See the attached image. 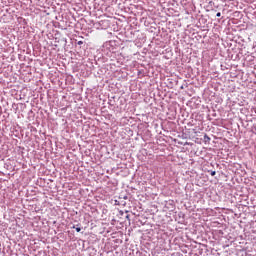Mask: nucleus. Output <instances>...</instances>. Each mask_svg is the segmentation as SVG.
I'll return each mask as SVG.
<instances>
[{
  "label": "nucleus",
  "mask_w": 256,
  "mask_h": 256,
  "mask_svg": "<svg viewBox=\"0 0 256 256\" xmlns=\"http://www.w3.org/2000/svg\"><path fill=\"white\" fill-rule=\"evenodd\" d=\"M215 175H216L215 170H212V172H211V176H215Z\"/></svg>",
  "instance_id": "obj_2"
},
{
  "label": "nucleus",
  "mask_w": 256,
  "mask_h": 256,
  "mask_svg": "<svg viewBox=\"0 0 256 256\" xmlns=\"http://www.w3.org/2000/svg\"><path fill=\"white\" fill-rule=\"evenodd\" d=\"M204 138L210 140V137H208V135H204Z\"/></svg>",
  "instance_id": "obj_5"
},
{
  "label": "nucleus",
  "mask_w": 256,
  "mask_h": 256,
  "mask_svg": "<svg viewBox=\"0 0 256 256\" xmlns=\"http://www.w3.org/2000/svg\"><path fill=\"white\" fill-rule=\"evenodd\" d=\"M80 231H81L80 226H77V227H76V232H80Z\"/></svg>",
  "instance_id": "obj_1"
},
{
  "label": "nucleus",
  "mask_w": 256,
  "mask_h": 256,
  "mask_svg": "<svg viewBox=\"0 0 256 256\" xmlns=\"http://www.w3.org/2000/svg\"><path fill=\"white\" fill-rule=\"evenodd\" d=\"M216 17H221V12H217Z\"/></svg>",
  "instance_id": "obj_3"
},
{
  "label": "nucleus",
  "mask_w": 256,
  "mask_h": 256,
  "mask_svg": "<svg viewBox=\"0 0 256 256\" xmlns=\"http://www.w3.org/2000/svg\"><path fill=\"white\" fill-rule=\"evenodd\" d=\"M78 45H83V41L79 40Z\"/></svg>",
  "instance_id": "obj_4"
}]
</instances>
